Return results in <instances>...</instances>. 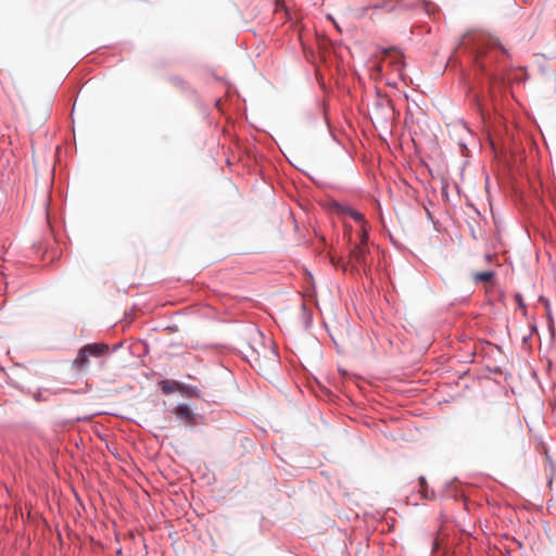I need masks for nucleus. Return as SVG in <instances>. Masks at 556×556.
I'll list each match as a JSON object with an SVG mask.
<instances>
[{"label":"nucleus","instance_id":"4468645a","mask_svg":"<svg viewBox=\"0 0 556 556\" xmlns=\"http://www.w3.org/2000/svg\"><path fill=\"white\" fill-rule=\"evenodd\" d=\"M16 98L22 100V94H21V92H20V90L17 88H16Z\"/></svg>","mask_w":556,"mask_h":556},{"label":"nucleus","instance_id":"1a4fd4ad","mask_svg":"<svg viewBox=\"0 0 556 556\" xmlns=\"http://www.w3.org/2000/svg\"><path fill=\"white\" fill-rule=\"evenodd\" d=\"M419 485H420V493L422 494V497L426 500H433L434 494L433 492L428 490L427 481L425 477L419 478Z\"/></svg>","mask_w":556,"mask_h":556},{"label":"nucleus","instance_id":"9d476101","mask_svg":"<svg viewBox=\"0 0 556 556\" xmlns=\"http://www.w3.org/2000/svg\"><path fill=\"white\" fill-rule=\"evenodd\" d=\"M161 388L164 393H172L178 389V383L177 382L170 383L169 381H162Z\"/></svg>","mask_w":556,"mask_h":556},{"label":"nucleus","instance_id":"39448f33","mask_svg":"<svg viewBox=\"0 0 556 556\" xmlns=\"http://www.w3.org/2000/svg\"><path fill=\"white\" fill-rule=\"evenodd\" d=\"M369 252L367 245H353L349 252L350 263L353 266L366 265L367 253Z\"/></svg>","mask_w":556,"mask_h":556},{"label":"nucleus","instance_id":"f8f14e48","mask_svg":"<svg viewBox=\"0 0 556 556\" xmlns=\"http://www.w3.org/2000/svg\"><path fill=\"white\" fill-rule=\"evenodd\" d=\"M329 256L333 265L338 266L340 261H336L333 252H329Z\"/></svg>","mask_w":556,"mask_h":556},{"label":"nucleus","instance_id":"2eb2a0df","mask_svg":"<svg viewBox=\"0 0 556 556\" xmlns=\"http://www.w3.org/2000/svg\"><path fill=\"white\" fill-rule=\"evenodd\" d=\"M493 45H496V46L501 47L500 42L497 40H495V39L493 40Z\"/></svg>","mask_w":556,"mask_h":556},{"label":"nucleus","instance_id":"0eeeda50","mask_svg":"<svg viewBox=\"0 0 556 556\" xmlns=\"http://www.w3.org/2000/svg\"><path fill=\"white\" fill-rule=\"evenodd\" d=\"M494 271L493 270H484L480 273H473L472 278L476 283L478 282H489L494 278Z\"/></svg>","mask_w":556,"mask_h":556},{"label":"nucleus","instance_id":"6e6552de","mask_svg":"<svg viewBox=\"0 0 556 556\" xmlns=\"http://www.w3.org/2000/svg\"><path fill=\"white\" fill-rule=\"evenodd\" d=\"M401 0H396V2H400ZM372 9H384L389 12L395 10L396 4L395 0H379L371 7Z\"/></svg>","mask_w":556,"mask_h":556},{"label":"nucleus","instance_id":"f257e3e1","mask_svg":"<svg viewBox=\"0 0 556 556\" xmlns=\"http://www.w3.org/2000/svg\"><path fill=\"white\" fill-rule=\"evenodd\" d=\"M264 337L260 330H253L249 334L250 341V362L257 366L260 370L267 371L278 362V356L271 345L266 346L263 342Z\"/></svg>","mask_w":556,"mask_h":556},{"label":"nucleus","instance_id":"ddd939ff","mask_svg":"<svg viewBox=\"0 0 556 556\" xmlns=\"http://www.w3.org/2000/svg\"><path fill=\"white\" fill-rule=\"evenodd\" d=\"M3 251L4 254L8 253V250L4 248V245H0V253Z\"/></svg>","mask_w":556,"mask_h":556},{"label":"nucleus","instance_id":"20e7f679","mask_svg":"<svg viewBox=\"0 0 556 556\" xmlns=\"http://www.w3.org/2000/svg\"><path fill=\"white\" fill-rule=\"evenodd\" d=\"M332 207L339 215H341L343 217L349 216L357 223V225H358L357 231L361 235V243H364L367 240V236H368L367 230H366V222H365L364 215L361 212L352 208L351 206L342 205L337 202L333 203Z\"/></svg>","mask_w":556,"mask_h":556},{"label":"nucleus","instance_id":"7ed1b4c3","mask_svg":"<svg viewBox=\"0 0 556 556\" xmlns=\"http://www.w3.org/2000/svg\"><path fill=\"white\" fill-rule=\"evenodd\" d=\"M108 351L109 346L103 343L87 344L79 350L73 365L78 371H83L89 366V356L98 357L105 354Z\"/></svg>","mask_w":556,"mask_h":556},{"label":"nucleus","instance_id":"423d86ee","mask_svg":"<svg viewBox=\"0 0 556 556\" xmlns=\"http://www.w3.org/2000/svg\"><path fill=\"white\" fill-rule=\"evenodd\" d=\"M174 412L177 418L187 424L188 426H193L195 424L194 414L186 404L177 405Z\"/></svg>","mask_w":556,"mask_h":556},{"label":"nucleus","instance_id":"f03ea898","mask_svg":"<svg viewBox=\"0 0 556 556\" xmlns=\"http://www.w3.org/2000/svg\"><path fill=\"white\" fill-rule=\"evenodd\" d=\"M404 56L395 48H387L381 51L377 70L380 74H394L400 79H404Z\"/></svg>","mask_w":556,"mask_h":556},{"label":"nucleus","instance_id":"9b49d317","mask_svg":"<svg viewBox=\"0 0 556 556\" xmlns=\"http://www.w3.org/2000/svg\"><path fill=\"white\" fill-rule=\"evenodd\" d=\"M494 258H495V254L486 253L484 255V261L488 262V263H491Z\"/></svg>","mask_w":556,"mask_h":556}]
</instances>
